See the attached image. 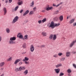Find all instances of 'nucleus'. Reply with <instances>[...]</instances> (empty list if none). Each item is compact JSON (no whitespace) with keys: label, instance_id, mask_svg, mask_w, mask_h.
<instances>
[{"label":"nucleus","instance_id":"79ce46f5","mask_svg":"<svg viewBox=\"0 0 76 76\" xmlns=\"http://www.w3.org/2000/svg\"><path fill=\"white\" fill-rule=\"evenodd\" d=\"M59 12V11H56L54 12V13L55 14H57V13H58Z\"/></svg>","mask_w":76,"mask_h":76},{"label":"nucleus","instance_id":"5fc2aeb1","mask_svg":"<svg viewBox=\"0 0 76 76\" xmlns=\"http://www.w3.org/2000/svg\"><path fill=\"white\" fill-rule=\"evenodd\" d=\"M7 2H8L7 0H6L5 1L6 3H7Z\"/></svg>","mask_w":76,"mask_h":76},{"label":"nucleus","instance_id":"13d9d810","mask_svg":"<svg viewBox=\"0 0 76 76\" xmlns=\"http://www.w3.org/2000/svg\"><path fill=\"white\" fill-rule=\"evenodd\" d=\"M4 76V74H2L1 75H0V76Z\"/></svg>","mask_w":76,"mask_h":76},{"label":"nucleus","instance_id":"603ef678","mask_svg":"<svg viewBox=\"0 0 76 76\" xmlns=\"http://www.w3.org/2000/svg\"><path fill=\"white\" fill-rule=\"evenodd\" d=\"M42 12H45V10H42Z\"/></svg>","mask_w":76,"mask_h":76},{"label":"nucleus","instance_id":"c756f323","mask_svg":"<svg viewBox=\"0 0 76 76\" xmlns=\"http://www.w3.org/2000/svg\"><path fill=\"white\" fill-rule=\"evenodd\" d=\"M46 21H47V18H45L42 20V23H44V22H46Z\"/></svg>","mask_w":76,"mask_h":76},{"label":"nucleus","instance_id":"09e8293b","mask_svg":"<svg viewBox=\"0 0 76 76\" xmlns=\"http://www.w3.org/2000/svg\"><path fill=\"white\" fill-rule=\"evenodd\" d=\"M22 64V62H20L19 63V65H20Z\"/></svg>","mask_w":76,"mask_h":76},{"label":"nucleus","instance_id":"69168bd1","mask_svg":"<svg viewBox=\"0 0 76 76\" xmlns=\"http://www.w3.org/2000/svg\"><path fill=\"white\" fill-rule=\"evenodd\" d=\"M0 74H1V73L0 72Z\"/></svg>","mask_w":76,"mask_h":76},{"label":"nucleus","instance_id":"72a5a7b5","mask_svg":"<svg viewBox=\"0 0 76 76\" xmlns=\"http://www.w3.org/2000/svg\"><path fill=\"white\" fill-rule=\"evenodd\" d=\"M6 31H7V33H9V32H10V29H9V28H7L6 29Z\"/></svg>","mask_w":76,"mask_h":76},{"label":"nucleus","instance_id":"a18cd8bd","mask_svg":"<svg viewBox=\"0 0 76 76\" xmlns=\"http://www.w3.org/2000/svg\"><path fill=\"white\" fill-rule=\"evenodd\" d=\"M76 26V22L74 23H73V26Z\"/></svg>","mask_w":76,"mask_h":76},{"label":"nucleus","instance_id":"b1692460","mask_svg":"<svg viewBox=\"0 0 76 76\" xmlns=\"http://www.w3.org/2000/svg\"><path fill=\"white\" fill-rule=\"evenodd\" d=\"M12 60V57H10L7 59V61H10Z\"/></svg>","mask_w":76,"mask_h":76},{"label":"nucleus","instance_id":"4d7b16f0","mask_svg":"<svg viewBox=\"0 0 76 76\" xmlns=\"http://www.w3.org/2000/svg\"><path fill=\"white\" fill-rule=\"evenodd\" d=\"M73 53H74V54H75V53H76V52H73Z\"/></svg>","mask_w":76,"mask_h":76},{"label":"nucleus","instance_id":"864d4df0","mask_svg":"<svg viewBox=\"0 0 76 76\" xmlns=\"http://www.w3.org/2000/svg\"><path fill=\"white\" fill-rule=\"evenodd\" d=\"M4 69V68H1V70H3Z\"/></svg>","mask_w":76,"mask_h":76},{"label":"nucleus","instance_id":"473e14b6","mask_svg":"<svg viewBox=\"0 0 76 76\" xmlns=\"http://www.w3.org/2000/svg\"><path fill=\"white\" fill-rule=\"evenodd\" d=\"M18 8H19V6H17L15 8L14 11H16L18 9Z\"/></svg>","mask_w":76,"mask_h":76},{"label":"nucleus","instance_id":"0e129e2a","mask_svg":"<svg viewBox=\"0 0 76 76\" xmlns=\"http://www.w3.org/2000/svg\"><path fill=\"white\" fill-rule=\"evenodd\" d=\"M3 0V1H4V0Z\"/></svg>","mask_w":76,"mask_h":76},{"label":"nucleus","instance_id":"c9c22d12","mask_svg":"<svg viewBox=\"0 0 76 76\" xmlns=\"http://www.w3.org/2000/svg\"><path fill=\"white\" fill-rule=\"evenodd\" d=\"M15 72H19V71H20V69H19H19L18 68H17L15 69Z\"/></svg>","mask_w":76,"mask_h":76},{"label":"nucleus","instance_id":"3c124183","mask_svg":"<svg viewBox=\"0 0 76 76\" xmlns=\"http://www.w3.org/2000/svg\"><path fill=\"white\" fill-rule=\"evenodd\" d=\"M45 47V45H41V47Z\"/></svg>","mask_w":76,"mask_h":76},{"label":"nucleus","instance_id":"f704fd0d","mask_svg":"<svg viewBox=\"0 0 76 76\" xmlns=\"http://www.w3.org/2000/svg\"><path fill=\"white\" fill-rule=\"evenodd\" d=\"M24 39H26V40L28 39V35H25L24 36Z\"/></svg>","mask_w":76,"mask_h":76},{"label":"nucleus","instance_id":"a211bd4d","mask_svg":"<svg viewBox=\"0 0 76 76\" xmlns=\"http://www.w3.org/2000/svg\"><path fill=\"white\" fill-rule=\"evenodd\" d=\"M42 34L44 37H46L47 36V32H43L42 33Z\"/></svg>","mask_w":76,"mask_h":76},{"label":"nucleus","instance_id":"58836bf2","mask_svg":"<svg viewBox=\"0 0 76 76\" xmlns=\"http://www.w3.org/2000/svg\"><path fill=\"white\" fill-rule=\"evenodd\" d=\"M63 75H64V73L63 72H61L59 75L60 76H63Z\"/></svg>","mask_w":76,"mask_h":76},{"label":"nucleus","instance_id":"0eeeda50","mask_svg":"<svg viewBox=\"0 0 76 76\" xmlns=\"http://www.w3.org/2000/svg\"><path fill=\"white\" fill-rule=\"evenodd\" d=\"M75 19L74 18H73L71 20H70L69 21V24H72L73 22H75Z\"/></svg>","mask_w":76,"mask_h":76},{"label":"nucleus","instance_id":"bf43d9fd","mask_svg":"<svg viewBox=\"0 0 76 76\" xmlns=\"http://www.w3.org/2000/svg\"><path fill=\"white\" fill-rule=\"evenodd\" d=\"M68 75L69 76H71L70 74H68Z\"/></svg>","mask_w":76,"mask_h":76},{"label":"nucleus","instance_id":"f257e3e1","mask_svg":"<svg viewBox=\"0 0 76 76\" xmlns=\"http://www.w3.org/2000/svg\"><path fill=\"white\" fill-rule=\"evenodd\" d=\"M60 25V23L54 24V22L52 21L50 23V25L49 26V28H51L52 29H53V28H54L56 26L57 27L58 26Z\"/></svg>","mask_w":76,"mask_h":76},{"label":"nucleus","instance_id":"39448f33","mask_svg":"<svg viewBox=\"0 0 76 76\" xmlns=\"http://www.w3.org/2000/svg\"><path fill=\"white\" fill-rule=\"evenodd\" d=\"M30 50L31 52H32V53L34 52V50H35V48H34V45H31Z\"/></svg>","mask_w":76,"mask_h":76},{"label":"nucleus","instance_id":"6e6552de","mask_svg":"<svg viewBox=\"0 0 76 76\" xmlns=\"http://www.w3.org/2000/svg\"><path fill=\"white\" fill-rule=\"evenodd\" d=\"M54 70L57 74H58V73H59V72H60V69L59 68L55 69Z\"/></svg>","mask_w":76,"mask_h":76},{"label":"nucleus","instance_id":"6e6d98bb","mask_svg":"<svg viewBox=\"0 0 76 76\" xmlns=\"http://www.w3.org/2000/svg\"><path fill=\"white\" fill-rule=\"evenodd\" d=\"M1 37H0V42L1 41Z\"/></svg>","mask_w":76,"mask_h":76},{"label":"nucleus","instance_id":"aec40b11","mask_svg":"<svg viewBox=\"0 0 76 76\" xmlns=\"http://www.w3.org/2000/svg\"><path fill=\"white\" fill-rule=\"evenodd\" d=\"M59 19L60 21H62L63 20V16L61 15L59 17Z\"/></svg>","mask_w":76,"mask_h":76},{"label":"nucleus","instance_id":"8fccbe9b","mask_svg":"<svg viewBox=\"0 0 76 76\" xmlns=\"http://www.w3.org/2000/svg\"><path fill=\"white\" fill-rule=\"evenodd\" d=\"M22 54H26V52H23Z\"/></svg>","mask_w":76,"mask_h":76},{"label":"nucleus","instance_id":"c03bdc74","mask_svg":"<svg viewBox=\"0 0 76 76\" xmlns=\"http://www.w3.org/2000/svg\"><path fill=\"white\" fill-rule=\"evenodd\" d=\"M73 66L75 67V68L76 69V65L75 64H73Z\"/></svg>","mask_w":76,"mask_h":76},{"label":"nucleus","instance_id":"bb28decb","mask_svg":"<svg viewBox=\"0 0 76 76\" xmlns=\"http://www.w3.org/2000/svg\"><path fill=\"white\" fill-rule=\"evenodd\" d=\"M53 35L52 34L49 36V38L51 40L52 39H53Z\"/></svg>","mask_w":76,"mask_h":76},{"label":"nucleus","instance_id":"dca6fc26","mask_svg":"<svg viewBox=\"0 0 76 76\" xmlns=\"http://www.w3.org/2000/svg\"><path fill=\"white\" fill-rule=\"evenodd\" d=\"M75 43V41H73L70 45L69 47H72L73 45H74V44Z\"/></svg>","mask_w":76,"mask_h":76},{"label":"nucleus","instance_id":"37998d69","mask_svg":"<svg viewBox=\"0 0 76 76\" xmlns=\"http://www.w3.org/2000/svg\"><path fill=\"white\" fill-rule=\"evenodd\" d=\"M42 22V20H39L38 21V23L40 24H41Z\"/></svg>","mask_w":76,"mask_h":76},{"label":"nucleus","instance_id":"2eb2a0df","mask_svg":"<svg viewBox=\"0 0 76 76\" xmlns=\"http://www.w3.org/2000/svg\"><path fill=\"white\" fill-rule=\"evenodd\" d=\"M4 64H5V62H1L0 63V66L3 67Z\"/></svg>","mask_w":76,"mask_h":76},{"label":"nucleus","instance_id":"4c0bfd02","mask_svg":"<svg viewBox=\"0 0 76 76\" xmlns=\"http://www.w3.org/2000/svg\"><path fill=\"white\" fill-rule=\"evenodd\" d=\"M36 10H37V7H35L33 8L34 12H35V11H36Z\"/></svg>","mask_w":76,"mask_h":76},{"label":"nucleus","instance_id":"7c9ffc66","mask_svg":"<svg viewBox=\"0 0 76 76\" xmlns=\"http://www.w3.org/2000/svg\"><path fill=\"white\" fill-rule=\"evenodd\" d=\"M34 11H31L29 13V15H33V14H34Z\"/></svg>","mask_w":76,"mask_h":76},{"label":"nucleus","instance_id":"e2e57ef3","mask_svg":"<svg viewBox=\"0 0 76 76\" xmlns=\"http://www.w3.org/2000/svg\"><path fill=\"white\" fill-rule=\"evenodd\" d=\"M75 41V42H76V39L75 41Z\"/></svg>","mask_w":76,"mask_h":76},{"label":"nucleus","instance_id":"7ed1b4c3","mask_svg":"<svg viewBox=\"0 0 76 76\" xmlns=\"http://www.w3.org/2000/svg\"><path fill=\"white\" fill-rule=\"evenodd\" d=\"M53 9V7H49V5H48L45 8V10H46L47 11H48V10H51V9Z\"/></svg>","mask_w":76,"mask_h":76},{"label":"nucleus","instance_id":"a878e982","mask_svg":"<svg viewBox=\"0 0 76 76\" xmlns=\"http://www.w3.org/2000/svg\"><path fill=\"white\" fill-rule=\"evenodd\" d=\"M23 60V61H28L29 60V58L27 57H25Z\"/></svg>","mask_w":76,"mask_h":76},{"label":"nucleus","instance_id":"4be33fe9","mask_svg":"<svg viewBox=\"0 0 76 76\" xmlns=\"http://www.w3.org/2000/svg\"><path fill=\"white\" fill-rule=\"evenodd\" d=\"M9 44H16V43L15 42L11 41H9Z\"/></svg>","mask_w":76,"mask_h":76},{"label":"nucleus","instance_id":"1a4fd4ad","mask_svg":"<svg viewBox=\"0 0 76 76\" xmlns=\"http://www.w3.org/2000/svg\"><path fill=\"white\" fill-rule=\"evenodd\" d=\"M25 69V67L24 66H20L19 67L20 71H21V70H23Z\"/></svg>","mask_w":76,"mask_h":76},{"label":"nucleus","instance_id":"ddd939ff","mask_svg":"<svg viewBox=\"0 0 76 76\" xmlns=\"http://www.w3.org/2000/svg\"><path fill=\"white\" fill-rule=\"evenodd\" d=\"M57 39V35H56L54 34L53 36V38L52 39L53 40L55 41Z\"/></svg>","mask_w":76,"mask_h":76},{"label":"nucleus","instance_id":"f3484780","mask_svg":"<svg viewBox=\"0 0 76 76\" xmlns=\"http://www.w3.org/2000/svg\"><path fill=\"white\" fill-rule=\"evenodd\" d=\"M10 41H15L16 40V37H11L10 39Z\"/></svg>","mask_w":76,"mask_h":76},{"label":"nucleus","instance_id":"f8f14e48","mask_svg":"<svg viewBox=\"0 0 76 76\" xmlns=\"http://www.w3.org/2000/svg\"><path fill=\"white\" fill-rule=\"evenodd\" d=\"M3 10L4 12V15H5L7 13V10L5 8H4Z\"/></svg>","mask_w":76,"mask_h":76},{"label":"nucleus","instance_id":"412c9836","mask_svg":"<svg viewBox=\"0 0 76 76\" xmlns=\"http://www.w3.org/2000/svg\"><path fill=\"white\" fill-rule=\"evenodd\" d=\"M22 47L23 48H26V43H24L22 46Z\"/></svg>","mask_w":76,"mask_h":76},{"label":"nucleus","instance_id":"393cba45","mask_svg":"<svg viewBox=\"0 0 76 76\" xmlns=\"http://www.w3.org/2000/svg\"><path fill=\"white\" fill-rule=\"evenodd\" d=\"M30 5L31 7H34V1H32V2L30 4Z\"/></svg>","mask_w":76,"mask_h":76},{"label":"nucleus","instance_id":"ea45409f","mask_svg":"<svg viewBox=\"0 0 76 76\" xmlns=\"http://www.w3.org/2000/svg\"><path fill=\"white\" fill-rule=\"evenodd\" d=\"M64 60H65V58H62L60 59L61 61H64Z\"/></svg>","mask_w":76,"mask_h":76},{"label":"nucleus","instance_id":"49530a36","mask_svg":"<svg viewBox=\"0 0 76 76\" xmlns=\"http://www.w3.org/2000/svg\"><path fill=\"white\" fill-rule=\"evenodd\" d=\"M23 10H21L20 11V13H22V12H23Z\"/></svg>","mask_w":76,"mask_h":76},{"label":"nucleus","instance_id":"6ab92c4d","mask_svg":"<svg viewBox=\"0 0 76 76\" xmlns=\"http://www.w3.org/2000/svg\"><path fill=\"white\" fill-rule=\"evenodd\" d=\"M70 56V52H67L66 53V57H69Z\"/></svg>","mask_w":76,"mask_h":76},{"label":"nucleus","instance_id":"5701e85b","mask_svg":"<svg viewBox=\"0 0 76 76\" xmlns=\"http://www.w3.org/2000/svg\"><path fill=\"white\" fill-rule=\"evenodd\" d=\"M62 66L61 64H59L55 66H56V68H58V67H60V66Z\"/></svg>","mask_w":76,"mask_h":76},{"label":"nucleus","instance_id":"e433bc0d","mask_svg":"<svg viewBox=\"0 0 76 76\" xmlns=\"http://www.w3.org/2000/svg\"><path fill=\"white\" fill-rule=\"evenodd\" d=\"M58 56H61L63 55V53H60L58 54Z\"/></svg>","mask_w":76,"mask_h":76},{"label":"nucleus","instance_id":"2f4dec72","mask_svg":"<svg viewBox=\"0 0 76 76\" xmlns=\"http://www.w3.org/2000/svg\"><path fill=\"white\" fill-rule=\"evenodd\" d=\"M60 4H58L57 5H56L54 4H53V6H54V7H57L58 6H60Z\"/></svg>","mask_w":76,"mask_h":76},{"label":"nucleus","instance_id":"9b49d317","mask_svg":"<svg viewBox=\"0 0 76 76\" xmlns=\"http://www.w3.org/2000/svg\"><path fill=\"white\" fill-rule=\"evenodd\" d=\"M29 12V11L28 10H27L23 14V16H26L27 14H28Z\"/></svg>","mask_w":76,"mask_h":76},{"label":"nucleus","instance_id":"a19ab883","mask_svg":"<svg viewBox=\"0 0 76 76\" xmlns=\"http://www.w3.org/2000/svg\"><path fill=\"white\" fill-rule=\"evenodd\" d=\"M25 63L26 64H29V63L28 62H27V61H25Z\"/></svg>","mask_w":76,"mask_h":76},{"label":"nucleus","instance_id":"20e7f679","mask_svg":"<svg viewBox=\"0 0 76 76\" xmlns=\"http://www.w3.org/2000/svg\"><path fill=\"white\" fill-rule=\"evenodd\" d=\"M17 37H18L19 38H20V39H25L24 38H23V36L22 35H21V34H20V33L18 34Z\"/></svg>","mask_w":76,"mask_h":76},{"label":"nucleus","instance_id":"680f3d73","mask_svg":"<svg viewBox=\"0 0 76 76\" xmlns=\"http://www.w3.org/2000/svg\"><path fill=\"white\" fill-rule=\"evenodd\" d=\"M55 19H57V17H56L55 18Z\"/></svg>","mask_w":76,"mask_h":76},{"label":"nucleus","instance_id":"c85d7f7f","mask_svg":"<svg viewBox=\"0 0 76 76\" xmlns=\"http://www.w3.org/2000/svg\"><path fill=\"white\" fill-rule=\"evenodd\" d=\"M67 72L68 73H70L72 72V70H71L70 69H69L67 70Z\"/></svg>","mask_w":76,"mask_h":76},{"label":"nucleus","instance_id":"423d86ee","mask_svg":"<svg viewBox=\"0 0 76 76\" xmlns=\"http://www.w3.org/2000/svg\"><path fill=\"white\" fill-rule=\"evenodd\" d=\"M21 60H22V59L21 58L16 60L14 63V64H18V63L19 61H20Z\"/></svg>","mask_w":76,"mask_h":76},{"label":"nucleus","instance_id":"f03ea898","mask_svg":"<svg viewBox=\"0 0 76 76\" xmlns=\"http://www.w3.org/2000/svg\"><path fill=\"white\" fill-rule=\"evenodd\" d=\"M18 19H19V17L17 16H16L13 20L12 23H15L18 20Z\"/></svg>","mask_w":76,"mask_h":76},{"label":"nucleus","instance_id":"4468645a","mask_svg":"<svg viewBox=\"0 0 76 76\" xmlns=\"http://www.w3.org/2000/svg\"><path fill=\"white\" fill-rule=\"evenodd\" d=\"M28 73V70H26L23 72L24 75L26 76Z\"/></svg>","mask_w":76,"mask_h":76},{"label":"nucleus","instance_id":"9d476101","mask_svg":"<svg viewBox=\"0 0 76 76\" xmlns=\"http://www.w3.org/2000/svg\"><path fill=\"white\" fill-rule=\"evenodd\" d=\"M19 1L18 2L17 4L20 6V5H21V4H22L23 3V1H22L18 0Z\"/></svg>","mask_w":76,"mask_h":76},{"label":"nucleus","instance_id":"de8ad7c7","mask_svg":"<svg viewBox=\"0 0 76 76\" xmlns=\"http://www.w3.org/2000/svg\"><path fill=\"white\" fill-rule=\"evenodd\" d=\"M12 1V0H9V3H11Z\"/></svg>","mask_w":76,"mask_h":76},{"label":"nucleus","instance_id":"052dcab7","mask_svg":"<svg viewBox=\"0 0 76 76\" xmlns=\"http://www.w3.org/2000/svg\"><path fill=\"white\" fill-rule=\"evenodd\" d=\"M69 17L68 16L66 18L67 19H69Z\"/></svg>","mask_w":76,"mask_h":76},{"label":"nucleus","instance_id":"cd10ccee","mask_svg":"<svg viewBox=\"0 0 76 76\" xmlns=\"http://www.w3.org/2000/svg\"><path fill=\"white\" fill-rule=\"evenodd\" d=\"M53 58H57L58 57V55L57 54L53 55Z\"/></svg>","mask_w":76,"mask_h":76}]
</instances>
